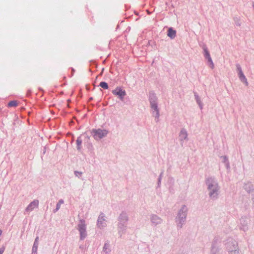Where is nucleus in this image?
<instances>
[{
    "label": "nucleus",
    "instance_id": "obj_1",
    "mask_svg": "<svg viewBox=\"0 0 254 254\" xmlns=\"http://www.w3.org/2000/svg\"><path fill=\"white\" fill-rule=\"evenodd\" d=\"M205 182L209 197L212 200H217L220 193V187L217 180L214 177H209L205 179Z\"/></svg>",
    "mask_w": 254,
    "mask_h": 254
},
{
    "label": "nucleus",
    "instance_id": "obj_2",
    "mask_svg": "<svg viewBox=\"0 0 254 254\" xmlns=\"http://www.w3.org/2000/svg\"><path fill=\"white\" fill-rule=\"evenodd\" d=\"M188 209L186 205H183L179 210L175 218L177 228L181 229L186 222Z\"/></svg>",
    "mask_w": 254,
    "mask_h": 254
},
{
    "label": "nucleus",
    "instance_id": "obj_3",
    "mask_svg": "<svg viewBox=\"0 0 254 254\" xmlns=\"http://www.w3.org/2000/svg\"><path fill=\"white\" fill-rule=\"evenodd\" d=\"M149 101L150 104V107L154 110L153 114L156 119L158 121L159 118V109L158 107L157 97L154 91H151L149 93Z\"/></svg>",
    "mask_w": 254,
    "mask_h": 254
},
{
    "label": "nucleus",
    "instance_id": "obj_4",
    "mask_svg": "<svg viewBox=\"0 0 254 254\" xmlns=\"http://www.w3.org/2000/svg\"><path fill=\"white\" fill-rule=\"evenodd\" d=\"M77 229L80 234V239L84 240L87 237L86 225L85 221L82 219L79 220V222L77 225Z\"/></svg>",
    "mask_w": 254,
    "mask_h": 254
},
{
    "label": "nucleus",
    "instance_id": "obj_5",
    "mask_svg": "<svg viewBox=\"0 0 254 254\" xmlns=\"http://www.w3.org/2000/svg\"><path fill=\"white\" fill-rule=\"evenodd\" d=\"M93 137L96 140H99L103 137L106 136L108 131L106 129H93L91 132Z\"/></svg>",
    "mask_w": 254,
    "mask_h": 254
},
{
    "label": "nucleus",
    "instance_id": "obj_6",
    "mask_svg": "<svg viewBox=\"0 0 254 254\" xmlns=\"http://www.w3.org/2000/svg\"><path fill=\"white\" fill-rule=\"evenodd\" d=\"M226 250L228 253L235 249H238L239 248L238 243L236 241L231 238H228L225 244Z\"/></svg>",
    "mask_w": 254,
    "mask_h": 254
},
{
    "label": "nucleus",
    "instance_id": "obj_7",
    "mask_svg": "<svg viewBox=\"0 0 254 254\" xmlns=\"http://www.w3.org/2000/svg\"><path fill=\"white\" fill-rule=\"evenodd\" d=\"M237 72L238 76L240 80L245 84L246 86H248L249 83L246 76L244 75L242 69L240 64L237 65Z\"/></svg>",
    "mask_w": 254,
    "mask_h": 254
},
{
    "label": "nucleus",
    "instance_id": "obj_8",
    "mask_svg": "<svg viewBox=\"0 0 254 254\" xmlns=\"http://www.w3.org/2000/svg\"><path fill=\"white\" fill-rule=\"evenodd\" d=\"M112 93L114 95L117 96L118 98L122 101L123 100L124 97L126 95V91L119 87L113 90Z\"/></svg>",
    "mask_w": 254,
    "mask_h": 254
},
{
    "label": "nucleus",
    "instance_id": "obj_9",
    "mask_svg": "<svg viewBox=\"0 0 254 254\" xmlns=\"http://www.w3.org/2000/svg\"><path fill=\"white\" fill-rule=\"evenodd\" d=\"M129 220V218L127 213L126 211H122L119 215L118 220V223L122 224H127Z\"/></svg>",
    "mask_w": 254,
    "mask_h": 254
},
{
    "label": "nucleus",
    "instance_id": "obj_10",
    "mask_svg": "<svg viewBox=\"0 0 254 254\" xmlns=\"http://www.w3.org/2000/svg\"><path fill=\"white\" fill-rule=\"evenodd\" d=\"M106 219L105 215L103 213H101L98 216L97 222V226L100 228L102 229L103 227H105L106 226Z\"/></svg>",
    "mask_w": 254,
    "mask_h": 254
},
{
    "label": "nucleus",
    "instance_id": "obj_11",
    "mask_svg": "<svg viewBox=\"0 0 254 254\" xmlns=\"http://www.w3.org/2000/svg\"><path fill=\"white\" fill-rule=\"evenodd\" d=\"M240 229L244 231H246L248 230V223L249 218L246 217H242L240 219Z\"/></svg>",
    "mask_w": 254,
    "mask_h": 254
},
{
    "label": "nucleus",
    "instance_id": "obj_12",
    "mask_svg": "<svg viewBox=\"0 0 254 254\" xmlns=\"http://www.w3.org/2000/svg\"><path fill=\"white\" fill-rule=\"evenodd\" d=\"M217 239L215 238L212 243L210 254H219L220 247L217 245Z\"/></svg>",
    "mask_w": 254,
    "mask_h": 254
},
{
    "label": "nucleus",
    "instance_id": "obj_13",
    "mask_svg": "<svg viewBox=\"0 0 254 254\" xmlns=\"http://www.w3.org/2000/svg\"><path fill=\"white\" fill-rule=\"evenodd\" d=\"M118 233L120 238H122L123 235L125 234L127 230V224H118L117 225Z\"/></svg>",
    "mask_w": 254,
    "mask_h": 254
},
{
    "label": "nucleus",
    "instance_id": "obj_14",
    "mask_svg": "<svg viewBox=\"0 0 254 254\" xmlns=\"http://www.w3.org/2000/svg\"><path fill=\"white\" fill-rule=\"evenodd\" d=\"M188 134L187 130L185 128H182L179 133V138L180 141L181 142L182 145H183V142L184 140H188Z\"/></svg>",
    "mask_w": 254,
    "mask_h": 254
},
{
    "label": "nucleus",
    "instance_id": "obj_15",
    "mask_svg": "<svg viewBox=\"0 0 254 254\" xmlns=\"http://www.w3.org/2000/svg\"><path fill=\"white\" fill-rule=\"evenodd\" d=\"M39 201L37 199H35L30 202L27 207L26 208L25 211L26 212L32 211L35 208L38 207Z\"/></svg>",
    "mask_w": 254,
    "mask_h": 254
},
{
    "label": "nucleus",
    "instance_id": "obj_16",
    "mask_svg": "<svg viewBox=\"0 0 254 254\" xmlns=\"http://www.w3.org/2000/svg\"><path fill=\"white\" fill-rule=\"evenodd\" d=\"M151 221L153 225L156 226L162 222V219L156 214H152L150 217Z\"/></svg>",
    "mask_w": 254,
    "mask_h": 254
},
{
    "label": "nucleus",
    "instance_id": "obj_17",
    "mask_svg": "<svg viewBox=\"0 0 254 254\" xmlns=\"http://www.w3.org/2000/svg\"><path fill=\"white\" fill-rule=\"evenodd\" d=\"M244 189L249 193H252V195L254 197V188L253 185L250 182L244 184Z\"/></svg>",
    "mask_w": 254,
    "mask_h": 254
},
{
    "label": "nucleus",
    "instance_id": "obj_18",
    "mask_svg": "<svg viewBox=\"0 0 254 254\" xmlns=\"http://www.w3.org/2000/svg\"><path fill=\"white\" fill-rule=\"evenodd\" d=\"M111 250L110 245L109 242H106L103 246L102 253L103 254H111Z\"/></svg>",
    "mask_w": 254,
    "mask_h": 254
},
{
    "label": "nucleus",
    "instance_id": "obj_19",
    "mask_svg": "<svg viewBox=\"0 0 254 254\" xmlns=\"http://www.w3.org/2000/svg\"><path fill=\"white\" fill-rule=\"evenodd\" d=\"M39 237H37L34 241L33 246L32 249V254H37V249L39 245L38 243Z\"/></svg>",
    "mask_w": 254,
    "mask_h": 254
},
{
    "label": "nucleus",
    "instance_id": "obj_20",
    "mask_svg": "<svg viewBox=\"0 0 254 254\" xmlns=\"http://www.w3.org/2000/svg\"><path fill=\"white\" fill-rule=\"evenodd\" d=\"M194 96L197 104L198 105L201 110L203 108V104L201 101L200 98L196 92L193 91Z\"/></svg>",
    "mask_w": 254,
    "mask_h": 254
},
{
    "label": "nucleus",
    "instance_id": "obj_21",
    "mask_svg": "<svg viewBox=\"0 0 254 254\" xmlns=\"http://www.w3.org/2000/svg\"><path fill=\"white\" fill-rule=\"evenodd\" d=\"M220 157L222 158V162L225 164L226 169H230V166L228 157L226 156H222Z\"/></svg>",
    "mask_w": 254,
    "mask_h": 254
},
{
    "label": "nucleus",
    "instance_id": "obj_22",
    "mask_svg": "<svg viewBox=\"0 0 254 254\" xmlns=\"http://www.w3.org/2000/svg\"><path fill=\"white\" fill-rule=\"evenodd\" d=\"M176 32L175 30H173L172 28H169L167 35L169 37L173 39L176 36Z\"/></svg>",
    "mask_w": 254,
    "mask_h": 254
},
{
    "label": "nucleus",
    "instance_id": "obj_23",
    "mask_svg": "<svg viewBox=\"0 0 254 254\" xmlns=\"http://www.w3.org/2000/svg\"><path fill=\"white\" fill-rule=\"evenodd\" d=\"M82 142V140L81 139V136H79L77 137L76 140V144H77V149L78 150H80L81 149V145Z\"/></svg>",
    "mask_w": 254,
    "mask_h": 254
},
{
    "label": "nucleus",
    "instance_id": "obj_24",
    "mask_svg": "<svg viewBox=\"0 0 254 254\" xmlns=\"http://www.w3.org/2000/svg\"><path fill=\"white\" fill-rule=\"evenodd\" d=\"M99 86H100L101 87L104 89H108L109 88L108 83L105 81L101 82L99 84Z\"/></svg>",
    "mask_w": 254,
    "mask_h": 254
},
{
    "label": "nucleus",
    "instance_id": "obj_25",
    "mask_svg": "<svg viewBox=\"0 0 254 254\" xmlns=\"http://www.w3.org/2000/svg\"><path fill=\"white\" fill-rule=\"evenodd\" d=\"M17 106V103L15 100L10 101L8 104V106L9 107H16Z\"/></svg>",
    "mask_w": 254,
    "mask_h": 254
},
{
    "label": "nucleus",
    "instance_id": "obj_26",
    "mask_svg": "<svg viewBox=\"0 0 254 254\" xmlns=\"http://www.w3.org/2000/svg\"><path fill=\"white\" fill-rule=\"evenodd\" d=\"M74 174L76 177H78V178H80L82 175V172L78 171H74Z\"/></svg>",
    "mask_w": 254,
    "mask_h": 254
},
{
    "label": "nucleus",
    "instance_id": "obj_27",
    "mask_svg": "<svg viewBox=\"0 0 254 254\" xmlns=\"http://www.w3.org/2000/svg\"><path fill=\"white\" fill-rule=\"evenodd\" d=\"M228 253L229 254H240V249L239 248H238V249H235L234 251H231L230 252Z\"/></svg>",
    "mask_w": 254,
    "mask_h": 254
},
{
    "label": "nucleus",
    "instance_id": "obj_28",
    "mask_svg": "<svg viewBox=\"0 0 254 254\" xmlns=\"http://www.w3.org/2000/svg\"><path fill=\"white\" fill-rule=\"evenodd\" d=\"M205 57L208 59V62H212V60L210 57V55H209V53L208 52V51L205 50Z\"/></svg>",
    "mask_w": 254,
    "mask_h": 254
},
{
    "label": "nucleus",
    "instance_id": "obj_29",
    "mask_svg": "<svg viewBox=\"0 0 254 254\" xmlns=\"http://www.w3.org/2000/svg\"><path fill=\"white\" fill-rule=\"evenodd\" d=\"M60 207H61V205L57 203L56 204V208L53 210V212L54 213H56L60 209Z\"/></svg>",
    "mask_w": 254,
    "mask_h": 254
},
{
    "label": "nucleus",
    "instance_id": "obj_30",
    "mask_svg": "<svg viewBox=\"0 0 254 254\" xmlns=\"http://www.w3.org/2000/svg\"><path fill=\"white\" fill-rule=\"evenodd\" d=\"M5 250V247L2 246L0 248V254H2Z\"/></svg>",
    "mask_w": 254,
    "mask_h": 254
},
{
    "label": "nucleus",
    "instance_id": "obj_31",
    "mask_svg": "<svg viewBox=\"0 0 254 254\" xmlns=\"http://www.w3.org/2000/svg\"><path fill=\"white\" fill-rule=\"evenodd\" d=\"M161 178L158 179V182H157V187H160L161 185Z\"/></svg>",
    "mask_w": 254,
    "mask_h": 254
},
{
    "label": "nucleus",
    "instance_id": "obj_32",
    "mask_svg": "<svg viewBox=\"0 0 254 254\" xmlns=\"http://www.w3.org/2000/svg\"><path fill=\"white\" fill-rule=\"evenodd\" d=\"M71 74L69 76L70 77H72L73 75V74L75 72V69L71 67Z\"/></svg>",
    "mask_w": 254,
    "mask_h": 254
},
{
    "label": "nucleus",
    "instance_id": "obj_33",
    "mask_svg": "<svg viewBox=\"0 0 254 254\" xmlns=\"http://www.w3.org/2000/svg\"><path fill=\"white\" fill-rule=\"evenodd\" d=\"M64 203V201L62 199H60L58 202V203L60 204L61 205V204H63Z\"/></svg>",
    "mask_w": 254,
    "mask_h": 254
},
{
    "label": "nucleus",
    "instance_id": "obj_34",
    "mask_svg": "<svg viewBox=\"0 0 254 254\" xmlns=\"http://www.w3.org/2000/svg\"><path fill=\"white\" fill-rule=\"evenodd\" d=\"M31 93V90H28L27 93V96H30Z\"/></svg>",
    "mask_w": 254,
    "mask_h": 254
},
{
    "label": "nucleus",
    "instance_id": "obj_35",
    "mask_svg": "<svg viewBox=\"0 0 254 254\" xmlns=\"http://www.w3.org/2000/svg\"><path fill=\"white\" fill-rule=\"evenodd\" d=\"M163 172H162L160 173V175H159V178H161V179H162V176H163Z\"/></svg>",
    "mask_w": 254,
    "mask_h": 254
},
{
    "label": "nucleus",
    "instance_id": "obj_36",
    "mask_svg": "<svg viewBox=\"0 0 254 254\" xmlns=\"http://www.w3.org/2000/svg\"><path fill=\"white\" fill-rule=\"evenodd\" d=\"M210 67L211 69H213L214 67V64H210Z\"/></svg>",
    "mask_w": 254,
    "mask_h": 254
},
{
    "label": "nucleus",
    "instance_id": "obj_37",
    "mask_svg": "<svg viewBox=\"0 0 254 254\" xmlns=\"http://www.w3.org/2000/svg\"><path fill=\"white\" fill-rule=\"evenodd\" d=\"M39 90L40 91H41L43 92V89H42L41 87H39Z\"/></svg>",
    "mask_w": 254,
    "mask_h": 254
},
{
    "label": "nucleus",
    "instance_id": "obj_38",
    "mask_svg": "<svg viewBox=\"0 0 254 254\" xmlns=\"http://www.w3.org/2000/svg\"><path fill=\"white\" fill-rule=\"evenodd\" d=\"M93 100V97H90L89 99V101H91V100Z\"/></svg>",
    "mask_w": 254,
    "mask_h": 254
},
{
    "label": "nucleus",
    "instance_id": "obj_39",
    "mask_svg": "<svg viewBox=\"0 0 254 254\" xmlns=\"http://www.w3.org/2000/svg\"><path fill=\"white\" fill-rule=\"evenodd\" d=\"M2 234V231L1 230H0V236Z\"/></svg>",
    "mask_w": 254,
    "mask_h": 254
},
{
    "label": "nucleus",
    "instance_id": "obj_40",
    "mask_svg": "<svg viewBox=\"0 0 254 254\" xmlns=\"http://www.w3.org/2000/svg\"><path fill=\"white\" fill-rule=\"evenodd\" d=\"M103 70H104V68H102V72H103ZM102 72H101V73H100V75H101V74H102Z\"/></svg>",
    "mask_w": 254,
    "mask_h": 254
}]
</instances>
